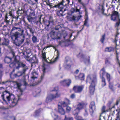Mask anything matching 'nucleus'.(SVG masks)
<instances>
[{
  "instance_id": "51",
  "label": "nucleus",
  "mask_w": 120,
  "mask_h": 120,
  "mask_svg": "<svg viewBox=\"0 0 120 120\" xmlns=\"http://www.w3.org/2000/svg\"><path fill=\"white\" fill-rule=\"evenodd\" d=\"M101 10L102 11V13L103 14H105V15H106V14H104V11L105 10V9L104 8V7L102 5H101Z\"/></svg>"
},
{
  "instance_id": "56",
  "label": "nucleus",
  "mask_w": 120,
  "mask_h": 120,
  "mask_svg": "<svg viewBox=\"0 0 120 120\" xmlns=\"http://www.w3.org/2000/svg\"><path fill=\"white\" fill-rule=\"evenodd\" d=\"M87 22H88L87 21H85L84 23V25H83V26H87V27H88L89 26V25H88L87 24Z\"/></svg>"
},
{
  "instance_id": "15",
  "label": "nucleus",
  "mask_w": 120,
  "mask_h": 120,
  "mask_svg": "<svg viewBox=\"0 0 120 120\" xmlns=\"http://www.w3.org/2000/svg\"><path fill=\"white\" fill-rule=\"evenodd\" d=\"M12 55V57H10L9 56H6L4 59V61L5 63L8 64L10 63L12 60V59H14V60L15 61L16 60V56L15 54V56L13 57V55L11 54Z\"/></svg>"
},
{
  "instance_id": "20",
  "label": "nucleus",
  "mask_w": 120,
  "mask_h": 120,
  "mask_svg": "<svg viewBox=\"0 0 120 120\" xmlns=\"http://www.w3.org/2000/svg\"><path fill=\"white\" fill-rule=\"evenodd\" d=\"M77 109L79 110L83 109L85 106L84 103H79L77 105Z\"/></svg>"
},
{
  "instance_id": "58",
  "label": "nucleus",
  "mask_w": 120,
  "mask_h": 120,
  "mask_svg": "<svg viewBox=\"0 0 120 120\" xmlns=\"http://www.w3.org/2000/svg\"><path fill=\"white\" fill-rule=\"evenodd\" d=\"M58 89V87H56L54 88V89L52 90V91H57Z\"/></svg>"
},
{
  "instance_id": "53",
  "label": "nucleus",
  "mask_w": 120,
  "mask_h": 120,
  "mask_svg": "<svg viewBox=\"0 0 120 120\" xmlns=\"http://www.w3.org/2000/svg\"><path fill=\"white\" fill-rule=\"evenodd\" d=\"M105 106H103L102 109V113H103L105 112Z\"/></svg>"
},
{
  "instance_id": "61",
  "label": "nucleus",
  "mask_w": 120,
  "mask_h": 120,
  "mask_svg": "<svg viewBox=\"0 0 120 120\" xmlns=\"http://www.w3.org/2000/svg\"><path fill=\"white\" fill-rule=\"evenodd\" d=\"M112 101H109L108 104V105L109 106L112 103Z\"/></svg>"
},
{
  "instance_id": "4",
  "label": "nucleus",
  "mask_w": 120,
  "mask_h": 120,
  "mask_svg": "<svg viewBox=\"0 0 120 120\" xmlns=\"http://www.w3.org/2000/svg\"><path fill=\"white\" fill-rule=\"evenodd\" d=\"M111 15V20L116 22L115 27L118 28L120 25V15L119 13L117 11H112Z\"/></svg>"
},
{
  "instance_id": "25",
  "label": "nucleus",
  "mask_w": 120,
  "mask_h": 120,
  "mask_svg": "<svg viewBox=\"0 0 120 120\" xmlns=\"http://www.w3.org/2000/svg\"><path fill=\"white\" fill-rule=\"evenodd\" d=\"M32 40L33 43H35L37 42L38 39L34 35H32Z\"/></svg>"
},
{
  "instance_id": "17",
  "label": "nucleus",
  "mask_w": 120,
  "mask_h": 120,
  "mask_svg": "<svg viewBox=\"0 0 120 120\" xmlns=\"http://www.w3.org/2000/svg\"><path fill=\"white\" fill-rule=\"evenodd\" d=\"M26 70V68H23L22 72L18 71L16 74H14V75L15 77H20L23 75L25 74Z\"/></svg>"
},
{
  "instance_id": "14",
  "label": "nucleus",
  "mask_w": 120,
  "mask_h": 120,
  "mask_svg": "<svg viewBox=\"0 0 120 120\" xmlns=\"http://www.w3.org/2000/svg\"><path fill=\"white\" fill-rule=\"evenodd\" d=\"M60 35V34H56L55 31H51L49 34V35L52 39H59L60 38V37H59L58 35Z\"/></svg>"
},
{
  "instance_id": "49",
  "label": "nucleus",
  "mask_w": 120,
  "mask_h": 120,
  "mask_svg": "<svg viewBox=\"0 0 120 120\" xmlns=\"http://www.w3.org/2000/svg\"><path fill=\"white\" fill-rule=\"evenodd\" d=\"M42 56L43 58V59L45 60L46 58V53L45 52L42 53Z\"/></svg>"
},
{
  "instance_id": "42",
  "label": "nucleus",
  "mask_w": 120,
  "mask_h": 120,
  "mask_svg": "<svg viewBox=\"0 0 120 120\" xmlns=\"http://www.w3.org/2000/svg\"><path fill=\"white\" fill-rule=\"evenodd\" d=\"M66 109L67 112H69L71 109V108L69 106H67Z\"/></svg>"
},
{
  "instance_id": "32",
  "label": "nucleus",
  "mask_w": 120,
  "mask_h": 120,
  "mask_svg": "<svg viewBox=\"0 0 120 120\" xmlns=\"http://www.w3.org/2000/svg\"><path fill=\"white\" fill-rule=\"evenodd\" d=\"M29 29L30 33H31L32 35L34 34V33L35 32V29H33L31 27H30Z\"/></svg>"
},
{
  "instance_id": "50",
  "label": "nucleus",
  "mask_w": 120,
  "mask_h": 120,
  "mask_svg": "<svg viewBox=\"0 0 120 120\" xmlns=\"http://www.w3.org/2000/svg\"><path fill=\"white\" fill-rule=\"evenodd\" d=\"M57 53H58V54H57V56L55 58L54 60L53 61V62H55L58 59V58H59V56L60 55H59V54L58 53V52H57Z\"/></svg>"
},
{
  "instance_id": "5",
  "label": "nucleus",
  "mask_w": 120,
  "mask_h": 120,
  "mask_svg": "<svg viewBox=\"0 0 120 120\" xmlns=\"http://www.w3.org/2000/svg\"><path fill=\"white\" fill-rule=\"evenodd\" d=\"M67 100L68 101V103H66L64 101H62L61 102V105H58V112L61 114L64 115L65 113V111L62 106H67L68 104H69V100L67 99Z\"/></svg>"
},
{
  "instance_id": "9",
  "label": "nucleus",
  "mask_w": 120,
  "mask_h": 120,
  "mask_svg": "<svg viewBox=\"0 0 120 120\" xmlns=\"http://www.w3.org/2000/svg\"><path fill=\"white\" fill-rule=\"evenodd\" d=\"M15 64L16 68L17 69H19L20 67H22L23 68H26V70L28 69L25 64H23L22 62L19 61H16L15 63Z\"/></svg>"
},
{
  "instance_id": "64",
  "label": "nucleus",
  "mask_w": 120,
  "mask_h": 120,
  "mask_svg": "<svg viewBox=\"0 0 120 120\" xmlns=\"http://www.w3.org/2000/svg\"><path fill=\"white\" fill-rule=\"evenodd\" d=\"M105 63H106L110 64V62L107 59L106 60Z\"/></svg>"
},
{
  "instance_id": "33",
  "label": "nucleus",
  "mask_w": 120,
  "mask_h": 120,
  "mask_svg": "<svg viewBox=\"0 0 120 120\" xmlns=\"http://www.w3.org/2000/svg\"><path fill=\"white\" fill-rule=\"evenodd\" d=\"M75 118L77 120H85L82 117L79 116H75Z\"/></svg>"
},
{
  "instance_id": "26",
  "label": "nucleus",
  "mask_w": 120,
  "mask_h": 120,
  "mask_svg": "<svg viewBox=\"0 0 120 120\" xmlns=\"http://www.w3.org/2000/svg\"><path fill=\"white\" fill-rule=\"evenodd\" d=\"M24 25L26 29H29L31 27V25L28 24L27 22H26L25 21H24Z\"/></svg>"
},
{
  "instance_id": "52",
  "label": "nucleus",
  "mask_w": 120,
  "mask_h": 120,
  "mask_svg": "<svg viewBox=\"0 0 120 120\" xmlns=\"http://www.w3.org/2000/svg\"><path fill=\"white\" fill-rule=\"evenodd\" d=\"M16 84L17 86V87L18 88V89H20V87L21 86V85L19 83H16Z\"/></svg>"
},
{
  "instance_id": "44",
  "label": "nucleus",
  "mask_w": 120,
  "mask_h": 120,
  "mask_svg": "<svg viewBox=\"0 0 120 120\" xmlns=\"http://www.w3.org/2000/svg\"><path fill=\"white\" fill-rule=\"evenodd\" d=\"M116 54L117 61L118 63H120V61L118 59V54L117 52L116 51Z\"/></svg>"
},
{
  "instance_id": "37",
  "label": "nucleus",
  "mask_w": 120,
  "mask_h": 120,
  "mask_svg": "<svg viewBox=\"0 0 120 120\" xmlns=\"http://www.w3.org/2000/svg\"><path fill=\"white\" fill-rule=\"evenodd\" d=\"M40 109H39L35 111V116H36L38 115L39 113L40 112Z\"/></svg>"
},
{
  "instance_id": "22",
  "label": "nucleus",
  "mask_w": 120,
  "mask_h": 120,
  "mask_svg": "<svg viewBox=\"0 0 120 120\" xmlns=\"http://www.w3.org/2000/svg\"><path fill=\"white\" fill-rule=\"evenodd\" d=\"M64 2V1L63 0L61 2H60L57 5H55L54 7H55L57 8H62L63 5V3Z\"/></svg>"
},
{
  "instance_id": "12",
  "label": "nucleus",
  "mask_w": 120,
  "mask_h": 120,
  "mask_svg": "<svg viewBox=\"0 0 120 120\" xmlns=\"http://www.w3.org/2000/svg\"><path fill=\"white\" fill-rule=\"evenodd\" d=\"M43 21L45 25H46L48 27L49 26L52 27L54 25L53 20L52 18H50L49 20H46L45 21L43 19Z\"/></svg>"
},
{
  "instance_id": "28",
  "label": "nucleus",
  "mask_w": 120,
  "mask_h": 120,
  "mask_svg": "<svg viewBox=\"0 0 120 120\" xmlns=\"http://www.w3.org/2000/svg\"><path fill=\"white\" fill-rule=\"evenodd\" d=\"M118 3L117 0H112L111 5L112 7L113 8H114L115 5H116V4Z\"/></svg>"
},
{
  "instance_id": "8",
  "label": "nucleus",
  "mask_w": 120,
  "mask_h": 120,
  "mask_svg": "<svg viewBox=\"0 0 120 120\" xmlns=\"http://www.w3.org/2000/svg\"><path fill=\"white\" fill-rule=\"evenodd\" d=\"M106 73L105 70L104 68H103L101 70L100 72V76L101 79L102 86V87L106 85L105 80L103 77V76Z\"/></svg>"
},
{
  "instance_id": "6",
  "label": "nucleus",
  "mask_w": 120,
  "mask_h": 120,
  "mask_svg": "<svg viewBox=\"0 0 120 120\" xmlns=\"http://www.w3.org/2000/svg\"><path fill=\"white\" fill-rule=\"evenodd\" d=\"M60 95V94L58 92H57L55 95L50 94L46 98L45 102L47 103L50 102L53 99L59 97Z\"/></svg>"
},
{
  "instance_id": "30",
  "label": "nucleus",
  "mask_w": 120,
  "mask_h": 120,
  "mask_svg": "<svg viewBox=\"0 0 120 120\" xmlns=\"http://www.w3.org/2000/svg\"><path fill=\"white\" fill-rule=\"evenodd\" d=\"M24 12L23 10L22 9L21 10L19 9L16 11V13L18 15V16L22 14Z\"/></svg>"
},
{
  "instance_id": "41",
  "label": "nucleus",
  "mask_w": 120,
  "mask_h": 120,
  "mask_svg": "<svg viewBox=\"0 0 120 120\" xmlns=\"http://www.w3.org/2000/svg\"><path fill=\"white\" fill-rule=\"evenodd\" d=\"M88 112L87 109H85V112L84 113V116H88Z\"/></svg>"
},
{
  "instance_id": "45",
  "label": "nucleus",
  "mask_w": 120,
  "mask_h": 120,
  "mask_svg": "<svg viewBox=\"0 0 120 120\" xmlns=\"http://www.w3.org/2000/svg\"><path fill=\"white\" fill-rule=\"evenodd\" d=\"M15 63H14L13 62L11 63L9 65V66L11 68H12L15 67Z\"/></svg>"
},
{
  "instance_id": "29",
  "label": "nucleus",
  "mask_w": 120,
  "mask_h": 120,
  "mask_svg": "<svg viewBox=\"0 0 120 120\" xmlns=\"http://www.w3.org/2000/svg\"><path fill=\"white\" fill-rule=\"evenodd\" d=\"M51 115L52 117L54 118V120H57V119L58 118V116L56 115L53 112H52L51 113Z\"/></svg>"
},
{
  "instance_id": "55",
  "label": "nucleus",
  "mask_w": 120,
  "mask_h": 120,
  "mask_svg": "<svg viewBox=\"0 0 120 120\" xmlns=\"http://www.w3.org/2000/svg\"><path fill=\"white\" fill-rule=\"evenodd\" d=\"M82 17V16L81 15H79L78 17H77V20H79Z\"/></svg>"
},
{
  "instance_id": "39",
  "label": "nucleus",
  "mask_w": 120,
  "mask_h": 120,
  "mask_svg": "<svg viewBox=\"0 0 120 120\" xmlns=\"http://www.w3.org/2000/svg\"><path fill=\"white\" fill-rule=\"evenodd\" d=\"M105 35L104 34L102 35V37L101 38L100 40V41L101 42L103 43L104 41L105 40Z\"/></svg>"
},
{
  "instance_id": "3",
  "label": "nucleus",
  "mask_w": 120,
  "mask_h": 120,
  "mask_svg": "<svg viewBox=\"0 0 120 120\" xmlns=\"http://www.w3.org/2000/svg\"><path fill=\"white\" fill-rule=\"evenodd\" d=\"M87 82H89L90 84V93L93 94H94L95 90V87L97 83V79L95 76H88L87 77Z\"/></svg>"
},
{
  "instance_id": "40",
  "label": "nucleus",
  "mask_w": 120,
  "mask_h": 120,
  "mask_svg": "<svg viewBox=\"0 0 120 120\" xmlns=\"http://www.w3.org/2000/svg\"><path fill=\"white\" fill-rule=\"evenodd\" d=\"M106 76L107 80L109 82L110 80V75L108 73H107L106 74Z\"/></svg>"
},
{
  "instance_id": "59",
  "label": "nucleus",
  "mask_w": 120,
  "mask_h": 120,
  "mask_svg": "<svg viewBox=\"0 0 120 120\" xmlns=\"http://www.w3.org/2000/svg\"><path fill=\"white\" fill-rule=\"evenodd\" d=\"M16 29H18V30L19 31H21V32H22V30H23V29H22L20 28H18V27H16Z\"/></svg>"
},
{
  "instance_id": "27",
  "label": "nucleus",
  "mask_w": 120,
  "mask_h": 120,
  "mask_svg": "<svg viewBox=\"0 0 120 120\" xmlns=\"http://www.w3.org/2000/svg\"><path fill=\"white\" fill-rule=\"evenodd\" d=\"M116 112H117V113L116 114L117 117L115 120H120V111L116 110Z\"/></svg>"
},
{
  "instance_id": "13",
  "label": "nucleus",
  "mask_w": 120,
  "mask_h": 120,
  "mask_svg": "<svg viewBox=\"0 0 120 120\" xmlns=\"http://www.w3.org/2000/svg\"><path fill=\"white\" fill-rule=\"evenodd\" d=\"M89 111L91 116H92L95 110L96 106L95 105V102L94 101L91 102L90 105Z\"/></svg>"
},
{
  "instance_id": "47",
  "label": "nucleus",
  "mask_w": 120,
  "mask_h": 120,
  "mask_svg": "<svg viewBox=\"0 0 120 120\" xmlns=\"http://www.w3.org/2000/svg\"><path fill=\"white\" fill-rule=\"evenodd\" d=\"M68 119L69 120H73V118L72 117H69L68 118H67L66 116H65V118L64 119V120H67Z\"/></svg>"
},
{
  "instance_id": "35",
  "label": "nucleus",
  "mask_w": 120,
  "mask_h": 120,
  "mask_svg": "<svg viewBox=\"0 0 120 120\" xmlns=\"http://www.w3.org/2000/svg\"><path fill=\"white\" fill-rule=\"evenodd\" d=\"M45 75V73H44V72H43V74L41 75V80L40 81H39L38 82V83H37L36 84L38 85L39 83L40 82H41V81L43 79V78L44 77Z\"/></svg>"
},
{
  "instance_id": "11",
  "label": "nucleus",
  "mask_w": 120,
  "mask_h": 120,
  "mask_svg": "<svg viewBox=\"0 0 120 120\" xmlns=\"http://www.w3.org/2000/svg\"><path fill=\"white\" fill-rule=\"evenodd\" d=\"M84 88L83 85L76 86H74L73 90L75 92L77 93H80L82 91Z\"/></svg>"
},
{
  "instance_id": "21",
  "label": "nucleus",
  "mask_w": 120,
  "mask_h": 120,
  "mask_svg": "<svg viewBox=\"0 0 120 120\" xmlns=\"http://www.w3.org/2000/svg\"><path fill=\"white\" fill-rule=\"evenodd\" d=\"M114 50V48L111 47H107L105 49V51L107 52H111Z\"/></svg>"
},
{
  "instance_id": "10",
  "label": "nucleus",
  "mask_w": 120,
  "mask_h": 120,
  "mask_svg": "<svg viewBox=\"0 0 120 120\" xmlns=\"http://www.w3.org/2000/svg\"><path fill=\"white\" fill-rule=\"evenodd\" d=\"M64 67L67 69L71 68L72 64V62L71 58L68 57H66L65 58Z\"/></svg>"
},
{
  "instance_id": "57",
  "label": "nucleus",
  "mask_w": 120,
  "mask_h": 120,
  "mask_svg": "<svg viewBox=\"0 0 120 120\" xmlns=\"http://www.w3.org/2000/svg\"><path fill=\"white\" fill-rule=\"evenodd\" d=\"M70 97L71 98H74L75 97V95L74 94H73L71 95Z\"/></svg>"
},
{
  "instance_id": "16",
  "label": "nucleus",
  "mask_w": 120,
  "mask_h": 120,
  "mask_svg": "<svg viewBox=\"0 0 120 120\" xmlns=\"http://www.w3.org/2000/svg\"><path fill=\"white\" fill-rule=\"evenodd\" d=\"M71 80L70 79L65 80L60 82L62 85L64 86H68L71 83Z\"/></svg>"
},
{
  "instance_id": "2",
  "label": "nucleus",
  "mask_w": 120,
  "mask_h": 120,
  "mask_svg": "<svg viewBox=\"0 0 120 120\" xmlns=\"http://www.w3.org/2000/svg\"><path fill=\"white\" fill-rule=\"evenodd\" d=\"M24 30H22L21 33L17 32L14 33L12 37L15 38V40H13V43L17 46H19L24 42L25 38V34L23 33Z\"/></svg>"
},
{
  "instance_id": "60",
  "label": "nucleus",
  "mask_w": 120,
  "mask_h": 120,
  "mask_svg": "<svg viewBox=\"0 0 120 120\" xmlns=\"http://www.w3.org/2000/svg\"><path fill=\"white\" fill-rule=\"evenodd\" d=\"M10 82V81L8 80H7L6 81L3 82H2V83L3 84H4L7 82Z\"/></svg>"
},
{
  "instance_id": "24",
  "label": "nucleus",
  "mask_w": 120,
  "mask_h": 120,
  "mask_svg": "<svg viewBox=\"0 0 120 120\" xmlns=\"http://www.w3.org/2000/svg\"><path fill=\"white\" fill-rule=\"evenodd\" d=\"M79 110L76 108V109H75L73 111V114L76 116H78V114L79 112Z\"/></svg>"
},
{
  "instance_id": "19",
  "label": "nucleus",
  "mask_w": 120,
  "mask_h": 120,
  "mask_svg": "<svg viewBox=\"0 0 120 120\" xmlns=\"http://www.w3.org/2000/svg\"><path fill=\"white\" fill-rule=\"evenodd\" d=\"M61 9L60 10L58 11L57 12V15L59 16H63L65 14H64L63 15L64 12L66 11V9H64V10L63 11V8L62 7V8H60Z\"/></svg>"
},
{
  "instance_id": "54",
  "label": "nucleus",
  "mask_w": 120,
  "mask_h": 120,
  "mask_svg": "<svg viewBox=\"0 0 120 120\" xmlns=\"http://www.w3.org/2000/svg\"><path fill=\"white\" fill-rule=\"evenodd\" d=\"M77 17H75L74 16H73L72 18V19L74 21L77 20Z\"/></svg>"
},
{
  "instance_id": "46",
  "label": "nucleus",
  "mask_w": 120,
  "mask_h": 120,
  "mask_svg": "<svg viewBox=\"0 0 120 120\" xmlns=\"http://www.w3.org/2000/svg\"><path fill=\"white\" fill-rule=\"evenodd\" d=\"M117 110V111H120V110H116L115 111V110H114V111H113V112H112L110 114V116H114V115L115 113H117V112H116V111ZM117 113H116L117 114Z\"/></svg>"
},
{
  "instance_id": "23",
  "label": "nucleus",
  "mask_w": 120,
  "mask_h": 120,
  "mask_svg": "<svg viewBox=\"0 0 120 120\" xmlns=\"http://www.w3.org/2000/svg\"><path fill=\"white\" fill-rule=\"evenodd\" d=\"M8 14H6L5 16V18L4 19V22H5L6 23V24L8 25L10 22V21L9 19H8Z\"/></svg>"
},
{
  "instance_id": "62",
  "label": "nucleus",
  "mask_w": 120,
  "mask_h": 120,
  "mask_svg": "<svg viewBox=\"0 0 120 120\" xmlns=\"http://www.w3.org/2000/svg\"><path fill=\"white\" fill-rule=\"evenodd\" d=\"M78 1L80 3V4H82L83 6H84V4L82 3L81 2V0H78Z\"/></svg>"
},
{
  "instance_id": "43",
  "label": "nucleus",
  "mask_w": 120,
  "mask_h": 120,
  "mask_svg": "<svg viewBox=\"0 0 120 120\" xmlns=\"http://www.w3.org/2000/svg\"><path fill=\"white\" fill-rule=\"evenodd\" d=\"M39 21H37L36 22H35V23L37 25H38V23H39L40 24H41L42 23L41 22V17H40L39 18Z\"/></svg>"
},
{
  "instance_id": "34",
  "label": "nucleus",
  "mask_w": 120,
  "mask_h": 120,
  "mask_svg": "<svg viewBox=\"0 0 120 120\" xmlns=\"http://www.w3.org/2000/svg\"><path fill=\"white\" fill-rule=\"evenodd\" d=\"M84 75L83 74H80L79 75V78L81 80H83L84 79Z\"/></svg>"
},
{
  "instance_id": "18",
  "label": "nucleus",
  "mask_w": 120,
  "mask_h": 120,
  "mask_svg": "<svg viewBox=\"0 0 120 120\" xmlns=\"http://www.w3.org/2000/svg\"><path fill=\"white\" fill-rule=\"evenodd\" d=\"M15 11V10L14 9H11V11H9L8 14L12 19H15L17 20L19 18V16H17L16 17L14 15Z\"/></svg>"
},
{
  "instance_id": "36",
  "label": "nucleus",
  "mask_w": 120,
  "mask_h": 120,
  "mask_svg": "<svg viewBox=\"0 0 120 120\" xmlns=\"http://www.w3.org/2000/svg\"><path fill=\"white\" fill-rule=\"evenodd\" d=\"M27 19L28 21L30 22H32L33 18L29 16H27Z\"/></svg>"
},
{
  "instance_id": "7",
  "label": "nucleus",
  "mask_w": 120,
  "mask_h": 120,
  "mask_svg": "<svg viewBox=\"0 0 120 120\" xmlns=\"http://www.w3.org/2000/svg\"><path fill=\"white\" fill-rule=\"evenodd\" d=\"M9 41L8 39L4 38L3 40V42L2 43V45L7 46L8 48L10 51L11 53L13 55V57L15 56V52L14 51V50L12 49L11 46L8 45L9 44Z\"/></svg>"
},
{
  "instance_id": "63",
  "label": "nucleus",
  "mask_w": 120,
  "mask_h": 120,
  "mask_svg": "<svg viewBox=\"0 0 120 120\" xmlns=\"http://www.w3.org/2000/svg\"><path fill=\"white\" fill-rule=\"evenodd\" d=\"M36 59V58L35 56H33L32 58H31L30 59L31 60H35Z\"/></svg>"
},
{
  "instance_id": "48",
  "label": "nucleus",
  "mask_w": 120,
  "mask_h": 120,
  "mask_svg": "<svg viewBox=\"0 0 120 120\" xmlns=\"http://www.w3.org/2000/svg\"><path fill=\"white\" fill-rule=\"evenodd\" d=\"M61 26L60 25H58L56 26L55 27V29L56 30H58L59 29L61 28Z\"/></svg>"
},
{
  "instance_id": "31",
  "label": "nucleus",
  "mask_w": 120,
  "mask_h": 120,
  "mask_svg": "<svg viewBox=\"0 0 120 120\" xmlns=\"http://www.w3.org/2000/svg\"><path fill=\"white\" fill-rule=\"evenodd\" d=\"M32 75L33 76L32 77V78L33 79H34L35 78H37V77L36 76V75H38V74L37 73V72L35 71H33L32 72Z\"/></svg>"
},
{
  "instance_id": "38",
  "label": "nucleus",
  "mask_w": 120,
  "mask_h": 120,
  "mask_svg": "<svg viewBox=\"0 0 120 120\" xmlns=\"http://www.w3.org/2000/svg\"><path fill=\"white\" fill-rule=\"evenodd\" d=\"M109 87L110 89L112 91H114L115 90L113 88V86L112 84H110L109 85Z\"/></svg>"
},
{
  "instance_id": "1",
  "label": "nucleus",
  "mask_w": 120,
  "mask_h": 120,
  "mask_svg": "<svg viewBox=\"0 0 120 120\" xmlns=\"http://www.w3.org/2000/svg\"><path fill=\"white\" fill-rule=\"evenodd\" d=\"M1 97L3 101L6 104L8 105L9 103L12 106H15L19 99V97L18 100H16L14 94L7 90H5L3 93Z\"/></svg>"
}]
</instances>
